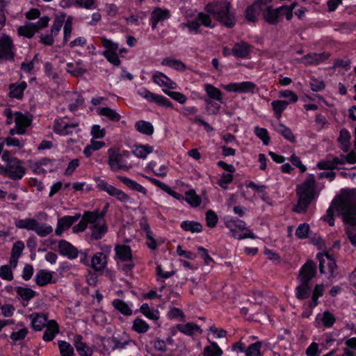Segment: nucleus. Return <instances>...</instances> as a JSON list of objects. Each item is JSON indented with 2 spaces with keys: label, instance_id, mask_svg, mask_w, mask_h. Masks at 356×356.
Here are the masks:
<instances>
[{
  "label": "nucleus",
  "instance_id": "nucleus-1",
  "mask_svg": "<svg viewBox=\"0 0 356 356\" xmlns=\"http://www.w3.org/2000/svg\"><path fill=\"white\" fill-rule=\"evenodd\" d=\"M334 202H337V211L343 220L348 238L356 247V189L343 190Z\"/></svg>",
  "mask_w": 356,
  "mask_h": 356
},
{
  "label": "nucleus",
  "instance_id": "nucleus-2",
  "mask_svg": "<svg viewBox=\"0 0 356 356\" xmlns=\"http://www.w3.org/2000/svg\"><path fill=\"white\" fill-rule=\"evenodd\" d=\"M296 194L298 202L293 211L296 213H304L307 211L312 201L318 196L316 191V181L313 175H309L302 184L297 186Z\"/></svg>",
  "mask_w": 356,
  "mask_h": 356
},
{
  "label": "nucleus",
  "instance_id": "nucleus-3",
  "mask_svg": "<svg viewBox=\"0 0 356 356\" xmlns=\"http://www.w3.org/2000/svg\"><path fill=\"white\" fill-rule=\"evenodd\" d=\"M231 3L227 1H213L205 6V11L222 25L232 28L236 23L234 14L230 12Z\"/></svg>",
  "mask_w": 356,
  "mask_h": 356
},
{
  "label": "nucleus",
  "instance_id": "nucleus-4",
  "mask_svg": "<svg viewBox=\"0 0 356 356\" xmlns=\"http://www.w3.org/2000/svg\"><path fill=\"white\" fill-rule=\"evenodd\" d=\"M1 159L5 165L0 166L1 174L13 180H19L24 177L26 169L20 160L13 157L8 151L3 152Z\"/></svg>",
  "mask_w": 356,
  "mask_h": 356
},
{
  "label": "nucleus",
  "instance_id": "nucleus-5",
  "mask_svg": "<svg viewBox=\"0 0 356 356\" xmlns=\"http://www.w3.org/2000/svg\"><path fill=\"white\" fill-rule=\"evenodd\" d=\"M108 163L112 171L117 172L119 170H128L130 165H128L124 158H127L129 156V152L123 151L122 153L115 148H111L108 150Z\"/></svg>",
  "mask_w": 356,
  "mask_h": 356
},
{
  "label": "nucleus",
  "instance_id": "nucleus-6",
  "mask_svg": "<svg viewBox=\"0 0 356 356\" xmlns=\"http://www.w3.org/2000/svg\"><path fill=\"white\" fill-rule=\"evenodd\" d=\"M84 219H87L90 224L92 229L91 237L95 240L101 239L107 232V227L104 218L98 217L92 213H85Z\"/></svg>",
  "mask_w": 356,
  "mask_h": 356
},
{
  "label": "nucleus",
  "instance_id": "nucleus-7",
  "mask_svg": "<svg viewBox=\"0 0 356 356\" xmlns=\"http://www.w3.org/2000/svg\"><path fill=\"white\" fill-rule=\"evenodd\" d=\"M14 44L12 38L6 35H0V60H14L15 54L13 51Z\"/></svg>",
  "mask_w": 356,
  "mask_h": 356
},
{
  "label": "nucleus",
  "instance_id": "nucleus-8",
  "mask_svg": "<svg viewBox=\"0 0 356 356\" xmlns=\"http://www.w3.org/2000/svg\"><path fill=\"white\" fill-rule=\"evenodd\" d=\"M283 9L285 8L282 6L273 8L271 6L265 5L262 11L263 18L268 24L277 25L282 19V16L284 15Z\"/></svg>",
  "mask_w": 356,
  "mask_h": 356
},
{
  "label": "nucleus",
  "instance_id": "nucleus-9",
  "mask_svg": "<svg viewBox=\"0 0 356 356\" xmlns=\"http://www.w3.org/2000/svg\"><path fill=\"white\" fill-rule=\"evenodd\" d=\"M95 181L97 184V187L106 191L111 196L115 197L118 200L122 202H127L129 200V197L122 191L115 188V186L108 184L106 181L101 179L100 178H96Z\"/></svg>",
  "mask_w": 356,
  "mask_h": 356
},
{
  "label": "nucleus",
  "instance_id": "nucleus-10",
  "mask_svg": "<svg viewBox=\"0 0 356 356\" xmlns=\"http://www.w3.org/2000/svg\"><path fill=\"white\" fill-rule=\"evenodd\" d=\"M316 274V265L312 260H308L300 268L298 276V282H307L312 280Z\"/></svg>",
  "mask_w": 356,
  "mask_h": 356
},
{
  "label": "nucleus",
  "instance_id": "nucleus-11",
  "mask_svg": "<svg viewBox=\"0 0 356 356\" xmlns=\"http://www.w3.org/2000/svg\"><path fill=\"white\" fill-rule=\"evenodd\" d=\"M266 5L265 0H257L248 6L245 12V17L248 22H256L259 11H263V7Z\"/></svg>",
  "mask_w": 356,
  "mask_h": 356
},
{
  "label": "nucleus",
  "instance_id": "nucleus-12",
  "mask_svg": "<svg viewBox=\"0 0 356 356\" xmlns=\"http://www.w3.org/2000/svg\"><path fill=\"white\" fill-rule=\"evenodd\" d=\"M81 217V214L76 213L73 216H65L63 218L58 219L57 227L55 233L57 236H60L62 233L68 229L75 222H76Z\"/></svg>",
  "mask_w": 356,
  "mask_h": 356
},
{
  "label": "nucleus",
  "instance_id": "nucleus-13",
  "mask_svg": "<svg viewBox=\"0 0 356 356\" xmlns=\"http://www.w3.org/2000/svg\"><path fill=\"white\" fill-rule=\"evenodd\" d=\"M324 256H325L327 257V259L329 260L327 266H328V268H329V271H330V277H335L334 270H335V269H337V266L335 261L327 252H325V254L318 253L317 254V258L319 260V263H320L319 264L320 272L322 274L325 273V266H324V263H325V259L323 258Z\"/></svg>",
  "mask_w": 356,
  "mask_h": 356
},
{
  "label": "nucleus",
  "instance_id": "nucleus-14",
  "mask_svg": "<svg viewBox=\"0 0 356 356\" xmlns=\"http://www.w3.org/2000/svg\"><path fill=\"white\" fill-rule=\"evenodd\" d=\"M170 16V12L167 9H162L161 8H155L151 13L152 27L153 29H156L157 24L159 22H163L168 19Z\"/></svg>",
  "mask_w": 356,
  "mask_h": 356
},
{
  "label": "nucleus",
  "instance_id": "nucleus-15",
  "mask_svg": "<svg viewBox=\"0 0 356 356\" xmlns=\"http://www.w3.org/2000/svg\"><path fill=\"white\" fill-rule=\"evenodd\" d=\"M329 57L330 54L327 52L321 54L313 53L304 56L301 60L306 65H318L327 60Z\"/></svg>",
  "mask_w": 356,
  "mask_h": 356
},
{
  "label": "nucleus",
  "instance_id": "nucleus-16",
  "mask_svg": "<svg viewBox=\"0 0 356 356\" xmlns=\"http://www.w3.org/2000/svg\"><path fill=\"white\" fill-rule=\"evenodd\" d=\"M15 122L17 134H23L25 132L26 128L30 125L31 119L20 112H16L15 113Z\"/></svg>",
  "mask_w": 356,
  "mask_h": 356
},
{
  "label": "nucleus",
  "instance_id": "nucleus-17",
  "mask_svg": "<svg viewBox=\"0 0 356 356\" xmlns=\"http://www.w3.org/2000/svg\"><path fill=\"white\" fill-rule=\"evenodd\" d=\"M226 226L232 233V236L237 239H243L245 238H255V235L249 229H246V232L239 233L235 220H231L226 222Z\"/></svg>",
  "mask_w": 356,
  "mask_h": 356
},
{
  "label": "nucleus",
  "instance_id": "nucleus-18",
  "mask_svg": "<svg viewBox=\"0 0 356 356\" xmlns=\"http://www.w3.org/2000/svg\"><path fill=\"white\" fill-rule=\"evenodd\" d=\"M58 250L61 254L67 256L70 259L76 258L79 253L76 248L65 240L59 241Z\"/></svg>",
  "mask_w": 356,
  "mask_h": 356
},
{
  "label": "nucleus",
  "instance_id": "nucleus-19",
  "mask_svg": "<svg viewBox=\"0 0 356 356\" xmlns=\"http://www.w3.org/2000/svg\"><path fill=\"white\" fill-rule=\"evenodd\" d=\"M153 81L160 86L167 87L170 89H176L177 83L172 81L169 77L161 72H156L152 76Z\"/></svg>",
  "mask_w": 356,
  "mask_h": 356
},
{
  "label": "nucleus",
  "instance_id": "nucleus-20",
  "mask_svg": "<svg viewBox=\"0 0 356 356\" xmlns=\"http://www.w3.org/2000/svg\"><path fill=\"white\" fill-rule=\"evenodd\" d=\"M31 325L35 331H40L46 325L47 326V317L43 314L33 313L30 315Z\"/></svg>",
  "mask_w": 356,
  "mask_h": 356
},
{
  "label": "nucleus",
  "instance_id": "nucleus-21",
  "mask_svg": "<svg viewBox=\"0 0 356 356\" xmlns=\"http://www.w3.org/2000/svg\"><path fill=\"white\" fill-rule=\"evenodd\" d=\"M251 46L247 42H241L234 44L232 53L237 58H246L250 52Z\"/></svg>",
  "mask_w": 356,
  "mask_h": 356
},
{
  "label": "nucleus",
  "instance_id": "nucleus-22",
  "mask_svg": "<svg viewBox=\"0 0 356 356\" xmlns=\"http://www.w3.org/2000/svg\"><path fill=\"white\" fill-rule=\"evenodd\" d=\"M118 257L122 261H131L132 253L131 248L126 245H118L115 248Z\"/></svg>",
  "mask_w": 356,
  "mask_h": 356
},
{
  "label": "nucleus",
  "instance_id": "nucleus-23",
  "mask_svg": "<svg viewBox=\"0 0 356 356\" xmlns=\"http://www.w3.org/2000/svg\"><path fill=\"white\" fill-rule=\"evenodd\" d=\"M47 330L44 332L42 339L46 341H51L54 339L56 334L59 332L58 324L51 320L47 323Z\"/></svg>",
  "mask_w": 356,
  "mask_h": 356
},
{
  "label": "nucleus",
  "instance_id": "nucleus-24",
  "mask_svg": "<svg viewBox=\"0 0 356 356\" xmlns=\"http://www.w3.org/2000/svg\"><path fill=\"white\" fill-rule=\"evenodd\" d=\"M27 84L25 81H22L19 84H10V97L20 99L23 97L24 91L26 88Z\"/></svg>",
  "mask_w": 356,
  "mask_h": 356
},
{
  "label": "nucleus",
  "instance_id": "nucleus-25",
  "mask_svg": "<svg viewBox=\"0 0 356 356\" xmlns=\"http://www.w3.org/2000/svg\"><path fill=\"white\" fill-rule=\"evenodd\" d=\"M92 267L96 270H102L107 263L106 256L102 252L96 253L92 258Z\"/></svg>",
  "mask_w": 356,
  "mask_h": 356
},
{
  "label": "nucleus",
  "instance_id": "nucleus-26",
  "mask_svg": "<svg viewBox=\"0 0 356 356\" xmlns=\"http://www.w3.org/2000/svg\"><path fill=\"white\" fill-rule=\"evenodd\" d=\"M312 292L311 286L307 282H299L296 289V296L298 300H305L309 297Z\"/></svg>",
  "mask_w": 356,
  "mask_h": 356
},
{
  "label": "nucleus",
  "instance_id": "nucleus-27",
  "mask_svg": "<svg viewBox=\"0 0 356 356\" xmlns=\"http://www.w3.org/2000/svg\"><path fill=\"white\" fill-rule=\"evenodd\" d=\"M118 179L120 181H121L124 185L129 187L130 189L140 192L145 195L147 193V190L143 186L138 184L135 181L123 176H118Z\"/></svg>",
  "mask_w": 356,
  "mask_h": 356
},
{
  "label": "nucleus",
  "instance_id": "nucleus-28",
  "mask_svg": "<svg viewBox=\"0 0 356 356\" xmlns=\"http://www.w3.org/2000/svg\"><path fill=\"white\" fill-rule=\"evenodd\" d=\"M52 280V274L45 270H40L38 272L35 276V282L40 286H45L50 283Z\"/></svg>",
  "mask_w": 356,
  "mask_h": 356
},
{
  "label": "nucleus",
  "instance_id": "nucleus-29",
  "mask_svg": "<svg viewBox=\"0 0 356 356\" xmlns=\"http://www.w3.org/2000/svg\"><path fill=\"white\" fill-rule=\"evenodd\" d=\"M275 130L291 143H295L296 142V137L291 130L284 124L282 123L277 124L275 127Z\"/></svg>",
  "mask_w": 356,
  "mask_h": 356
},
{
  "label": "nucleus",
  "instance_id": "nucleus-30",
  "mask_svg": "<svg viewBox=\"0 0 356 356\" xmlns=\"http://www.w3.org/2000/svg\"><path fill=\"white\" fill-rule=\"evenodd\" d=\"M135 127L138 132L147 136H151L154 133L153 125L150 122L145 120H139L136 122Z\"/></svg>",
  "mask_w": 356,
  "mask_h": 356
},
{
  "label": "nucleus",
  "instance_id": "nucleus-31",
  "mask_svg": "<svg viewBox=\"0 0 356 356\" xmlns=\"http://www.w3.org/2000/svg\"><path fill=\"white\" fill-rule=\"evenodd\" d=\"M112 342L114 343L113 349H124L127 346H129L132 350H137V344L131 339L120 341L117 337H113L111 339Z\"/></svg>",
  "mask_w": 356,
  "mask_h": 356
},
{
  "label": "nucleus",
  "instance_id": "nucleus-32",
  "mask_svg": "<svg viewBox=\"0 0 356 356\" xmlns=\"http://www.w3.org/2000/svg\"><path fill=\"white\" fill-rule=\"evenodd\" d=\"M181 227L186 232L192 233L201 232L202 231V225L196 221L185 220L181 223Z\"/></svg>",
  "mask_w": 356,
  "mask_h": 356
},
{
  "label": "nucleus",
  "instance_id": "nucleus-33",
  "mask_svg": "<svg viewBox=\"0 0 356 356\" xmlns=\"http://www.w3.org/2000/svg\"><path fill=\"white\" fill-rule=\"evenodd\" d=\"M184 200L193 207L200 206L202 202L200 197L196 194L193 189L189 190L185 193Z\"/></svg>",
  "mask_w": 356,
  "mask_h": 356
},
{
  "label": "nucleus",
  "instance_id": "nucleus-34",
  "mask_svg": "<svg viewBox=\"0 0 356 356\" xmlns=\"http://www.w3.org/2000/svg\"><path fill=\"white\" fill-rule=\"evenodd\" d=\"M38 221L33 218L21 219L15 222V226L19 229L35 231Z\"/></svg>",
  "mask_w": 356,
  "mask_h": 356
},
{
  "label": "nucleus",
  "instance_id": "nucleus-35",
  "mask_svg": "<svg viewBox=\"0 0 356 356\" xmlns=\"http://www.w3.org/2000/svg\"><path fill=\"white\" fill-rule=\"evenodd\" d=\"M98 113L100 115L108 118L110 120L113 122H118L121 118L120 114L109 107H104L99 109Z\"/></svg>",
  "mask_w": 356,
  "mask_h": 356
},
{
  "label": "nucleus",
  "instance_id": "nucleus-36",
  "mask_svg": "<svg viewBox=\"0 0 356 356\" xmlns=\"http://www.w3.org/2000/svg\"><path fill=\"white\" fill-rule=\"evenodd\" d=\"M205 91L210 99H213L222 102V92L220 90L211 84L204 86Z\"/></svg>",
  "mask_w": 356,
  "mask_h": 356
},
{
  "label": "nucleus",
  "instance_id": "nucleus-37",
  "mask_svg": "<svg viewBox=\"0 0 356 356\" xmlns=\"http://www.w3.org/2000/svg\"><path fill=\"white\" fill-rule=\"evenodd\" d=\"M15 290L18 296H19L24 300L29 301L36 294V293L29 288H24L22 286H16Z\"/></svg>",
  "mask_w": 356,
  "mask_h": 356
},
{
  "label": "nucleus",
  "instance_id": "nucleus-38",
  "mask_svg": "<svg viewBox=\"0 0 356 356\" xmlns=\"http://www.w3.org/2000/svg\"><path fill=\"white\" fill-rule=\"evenodd\" d=\"M204 356H222V350L216 342H211V345L204 348Z\"/></svg>",
  "mask_w": 356,
  "mask_h": 356
},
{
  "label": "nucleus",
  "instance_id": "nucleus-39",
  "mask_svg": "<svg viewBox=\"0 0 356 356\" xmlns=\"http://www.w3.org/2000/svg\"><path fill=\"white\" fill-rule=\"evenodd\" d=\"M113 306L120 312L122 314L130 316L132 314L131 309L129 307L127 303L120 299H115L113 301Z\"/></svg>",
  "mask_w": 356,
  "mask_h": 356
},
{
  "label": "nucleus",
  "instance_id": "nucleus-40",
  "mask_svg": "<svg viewBox=\"0 0 356 356\" xmlns=\"http://www.w3.org/2000/svg\"><path fill=\"white\" fill-rule=\"evenodd\" d=\"M289 102L284 100H277L271 102V106L278 119L281 118L282 113L287 107Z\"/></svg>",
  "mask_w": 356,
  "mask_h": 356
},
{
  "label": "nucleus",
  "instance_id": "nucleus-41",
  "mask_svg": "<svg viewBox=\"0 0 356 356\" xmlns=\"http://www.w3.org/2000/svg\"><path fill=\"white\" fill-rule=\"evenodd\" d=\"M32 26V23H27L24 26H19L17 30L18 34L28 38H33L36 31Z\"/></svg>",
  "mask_w": 356,
  "mask_h": 356
},
{
  "label": "nucleus",
  "instance_id": "nucleus-42",
  "mask_svg": "<svg viewBox=\"0 0 356 356\" xmlns=\"http://www.w3.org/2000/svg\"><path fill=\"white\" fill-rule=\"evenodd\" d=\"M141 312L149 318L157 320L159 318V312L156 309H151L147 303H144L140 307Z\"/></svg>",
  "mask_w": 356,
  "mask_h": 356
},
{
  "label": "nucleus",
  "instance_id": "nucleus-43",
  "mask_svg": "<svg viewBox=\"0 0 356 356\" xmlns=\"http://www.w3.org/2000/svg\"><path fill=\"white\" fill-rule=\"evenodd\" d=\"M153 151L152 147L148 145L136 146L133 153L138 158L145 159L147 155Z\"/></svg>",
  "mask_w": 356,
  "mask_h": 356
},
{
  "label": "nucleus",
  "instance_id": "nucleus-44",
  "mask_svg": "<svg viewBox=\"0 0 356 356\" xmlns=\"http://www.w3.org/2000/svg\"><path fill=\"white\" fill-rule=\"evenodd\" d=\"M58 347L62 356H72L74 354L73 347L65 341H58Z\"/></svg>",
  "mask_w": 356,
  "mask_h": 356
},
{
  "label": "nucleus",
  "instance_id": "nucleus-45",
  "mask_svg": "<svg viewBox=\"0 0 356 356\" xmlns=\"http://www.w3.org/2000/svg\"><path fill=\"white\" fill-rule=\"evenodd\" d=\"M261 344V341H257L250 345L245 350L246 356H261L260 349Z\"/></svg>",
  "mask_w": 356,
  "mask_h": 356
},
{
  "label": "nucleus",
  "instance_id": "nucleus-46",
  "mask_svg": "<svg viewBox=\"0 0 356 356\" xmlns=\"http://www.w3.org/2000/svg\"><path fill=\"white\" fill-rule=\"evenodd\" d=\"M35 232L40 237H44L50 234L53 232V227L51 225L46 224H40L38 222V225L35 227Z\"/></svg>",
  "mask_w": 356,
  "mask_h": 356
},
{
  "label": "nucleus",
  "instance_id": "nucleus-47",
  "mask_svg": "<svg viewBox=\"0 0 356 356\" xmlns=\"http://www.w3.org/2000/svg\"><path fill=\"white\" fill-rule=\"evenodd\" d=\"M149 325L140 318H136L134 321L133 328L138 333H145L149 329Z\"/></svg>",
  "mask_w": 356,
  "mask_h": 356
},
{
  "label": "nucleus",
  "instance_id": "nucleus-48",
  "mask_svg": "<svg viewBox=\"0 0 356 356\" xmlns=\"http://www.w3.org/2000/svg\"><path fill=\"white\" fill-rule=\"evenodd\" d=\"M163 92L180 104H184L187 99L186 97L179 92L170 91L166 89H163Z\"/></svg>",
  "mask_w": 356,
  "mask_h": 356
},
{
  "label": "nucleus",
  "instance_id": "nucleus-49",
  "mask_svg": "<svg viewBox=\"0 0 356 356\" xmlns=\"http://www.w3.org/2000/svg\"><path fill=\"white\" fill-rule=\"evenodd\" d=\"M254 134L263 141L264 145H268L270 142V137L267 129L257 127L254 129Z\"/></svg>",
  "mask_w": 356,
  "mask_h": 356
},
{
  "label": "nucleus",
  "instance_id": "nucleus-50",
  "mask_svg": "<svg viewBox=\"0 0 356 356\" xmlns=\"http://www.w3.org/2000/svg\"><path fill=\"white\" fill-rule=\"evenodd\" d=\"M67 72L74 76H81L86 72V70L81 67H74L72 63H67Z\"/></svg>",
  "mask_w": 356,
  "mask_h": 356
},
{
  "label": "nucleus",
  "instance_id": "nucleus-51",
  "mask_svg": "<svg viewBox=\"0 0 356 356\" xmlns=\"http://www.w3.org/2000/svg\"><path fill=\"white\" fill-rule=\"evenodd\" d=\"M218 220V216L212 210H209L206 213V222L209 227H214Z\"/></svg>",
  "mask_w": 356,
  "mask_h": 356
},
{
  "label": "nucleus",
  "instance_id": "nucleus-52",
  "mask_svg": "<svg viewBox=\"0 0 356 356\" xmlns=\"http://www.w3.org/2000/svg\"><path fill=\"white\" fill-rule=\"evenodd\" d=\"M103 54L107 60L114 65L118 66L120 64V60L115 51L106 50L104 51Z\"/></svg>",
  "mask_w": 356,
  "mask_h": 356
},
{
  "label": "nucleus",
  "instance_id": "nucleus-53",
  "mask_svg": "<svg viewBox=\"0 0 356 356\" xmlns=\"http://www.w3.org/2000/svg\"><path fill=\"white\" fill-rule=\"evenodd\" d=\"M0 277L6 280H12L13 279V274L10 266L4 265L0 267Z\"/></svg>",
  "mask_w": 356,
  "mask_h": 356
},
{
  "label": "nucleus",
  "instance_id": "nucleus-54",
  "mask_svg": "<svg viewBox=\"0 0 356 356\" xmlns=\"http://www.w3.org/2000/svg\"><path fill=\"white\" fill-rule=\"evenodd\" d=\"M309 225L307 223L300 224L296 231V235L300 238H305L308 236Z\"/></svg>",
  "mask_w": 356,
  "mask_h": 356
},
{
  "label": "nucleus",
  "instance_id": "nucleus-55",
  "mask_svg": "<svg viewBox=\"0 0 356 356\" xmlns=\"http://www.w3.org/2000/svg\"><path fill=\"white\" fill-rule=\"evenodd\" d=\"M54 130L55 132L62 135H68L72 133V131L67 130L65 123L58 120L55 122L54 125Z\"/></svg>",
  "mask_w": 356,
  "mask_h": 356
},
{
  "label": "nucleus",
  "instance_id": "nucleus-56",
  "mask_svg": "<svg viewBox=\"0 0 356 356\" xmlns=\"http://www.w3.org/2000/svg\"><path fill=\"white\" fill-rule=\"evenodd\" d=\"M197 19L201 24L213 28L214 26L212 24V20L210 16L204 13H200L197 15Z\"/></svg>",
  "mask_w": 356,
  "mask_h": 356
},
{
  "label": "nucleus",
  "instance_id": "nucleus-57",
  "mask_svg": "<svg viewBox=\"0 0 356 356\" xmlns=\"http://www.w3.org/2000/svg\"><path fill=\"white\" fill-rule=\"evenodd\" d=\"M24 248V245L22 241H18L15 242L11 250V256L19 258L22 251Z\"/></svg>",
  "mask_w": 356,
  "mask_h": 356
},
{
  "label": "nucleus",
  "instance_id": "nucleus-58",
  "mask_svg": "<svg viewBox=\"0 0 356 356\" xmlns=\"http://www.w3.org/2000/svg\"><path fill=\"white\" fill-rule=\"evenodd\" d=\"M205 102L207 104L206 109L209 114L216 115L218 113L220 105L208 99H205Z\"/></svg>",
  "mask_w": 356,
  "mask_h": 356
},
{
  "label": "nucleus",
  "instance_id": "nucleus-59",
  "mask_svg": "<svg viewBox=\"0 0 356 356\" xmlns=\"http://www.w3.org/2000/svg\"><path fill=\"white\" fill-rule=\"evenodd\" d=\"M74 346L76 349V351L81 356H90L92 355V350L83 342L74 344Z\"/></svg>",
  "mask_w": 356,
  "mask_h": 356
},
{
  "label": "nucleus",
  "instance_id": "nucleus-60",
  "mask_svg": "<svg viewBox=\"0 0 356 356\" xmlns=\"http://www.w3.org/2000/svg\"><path fill=\"white\" fill-rule=\"evenodd\" d=\"M74 96V97L72 100H74V102H72L69 105V109L71 111H74L78 109V108L83 104L84 101L83 97L80 95L75 93Z\"/></svg>",
  "mask_w": 356,
  "mask_h": 356
},
{
  "label": "nucleus",
  "instance_id": "nucleus-61",
  "mask_svg": "<svg viewBox=\"0 0 356 356\" xmlns=\"http://www.w3.org/2000/svg\"><path fill=\"white\" fill-rule=\"evenodd\" d=\"M311 89L314 92L321 91L325 88V83L322 80L312 78L310 81Z\"/></svg>",
  "mask_w": 356,
  "mask_h": 356
},
{
  "label": "nucleus",
  "instance_id": "nucleus-62",
  "mask_svg": "<svg viewBox=\"0 0 356 356\" xmlns=\"http://www.w3.org/2000/svg\"><path fill=\"white\" fill-rule=\"evenodd\" d=\"M255 88V85L250 81L238 83V92H252Z\"/></svg>",
  "mask_w": 356,
  "mask_h": 356
},
{
  "label": "nucleus",
  "instance_id": "nucleus-63",
  "mask_svg": "<svg viewBox=\"0 0 356 356\" xmlns=\"http://www.w3.org/2000/svg\"><path fill=\"white\" fill-rule=\"evenodd\" d=\"M322 322L326 327H331L335 322L334 316L328 311H325L323 314Z\"/></svg>",
  "mask_w": 356,
  "mask_h": 356
},
{
  "label": "nucleus",
  "instance_id": "nucleus-64",
  "mask_svg": "<svg viewBox=\"0 0 356 356\" xmlns=\"http://www.w3.org/2000/svg\"><path fill=\"white\" fill-rule=\"evenodd\" d=\"M233 180L232 173H223L220 179L218 180V184L223 188H227V185Z\"/></svg>",
  "mask_w": 356,
  "mask_h": 356
}]
</instances>
